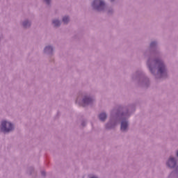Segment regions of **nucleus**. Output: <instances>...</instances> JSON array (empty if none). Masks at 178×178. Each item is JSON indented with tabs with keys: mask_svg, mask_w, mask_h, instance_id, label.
<instances>
[{
	"mask_svg": "<svg viewBox=\"0 0 178 178\" xmlns=\"http://www.w3.org/2000/svg\"><path fill=\"white\" fill-rule=\"evenodd\" d=\"M12 130H13V124H12V123L7 121L2 122L1 131L3 133H9V131H12Z\"/></svg>",
	"mask_w": 178,
	"mask_h": 178,
	"instance_id": "nucleus-1",
	"label": "nucleus"
},
{
	"mask_svg": "<svg viewBox=\"0 0 178 178\" xmlns=\"http://www.w3.org/2000/svg\"><path fill=\"white\" fill-rule=\"evenodd\" d=\"M92 6L96 10H102L105 8V3L102 0H94Z\"/></svg>",
	"mask_w": 178,
	"mask_h": 178,
	"instance_id": "nucleus-2",
	"label": "nucleus"
},
{
	"mask_svg": "<svg viewBox=\"0 0 178 178\" xmlns=\"http://www.w3.org/2000/svg\"><path fill=\"white\" fill-rule=\"evenodd\" d=\"M156 64L159 65V74H161V76H164L166 74V69L165 68V65H163L162 60H156Z\"/></svg>",
	"mask_w": 178,
	"mask_h": 178,
	"instance_id": "nucleus-3",
	"label": "nucleus"
},
{
	"mask_svg": "<svg viewBox=\"0 0 178 178\" xmlns=\"http://www.w3.org/2000/svg\"><path fill=\"white\" fill-rule=\"evenodd\" d=\"M167 165L168 168H176V160L173 157H170L168 161L167 162Z\"/></svg>",
	"mask_w": 178,
	"mask_h": 178,
	"instance_id": "nucleus-4",
	"label": "nucleus"
},
{
	"mask_svg": "<svg viewBox=\"0 0 178 178\" xmlns=\"http://www.w3.org/2000/svg\"><path fill=\"white\" fill-rule=\"evenodd\" d=\"M83 106H86V105H90L92 102V99L90 97H85L83 100Z\"/></svg>",
	"mask_w": 178,
	"mask_h": 178,
	"instance_id": "nucleus-5",
	"label": "nucleus"
},
{
	"mask_svg": "<svg viewBox=\"0 0 178 178\" xmlns=\"http://www.w3.org/2000/svg\"><path fill=\"white\" fill-rule=\"evenodd\" d=\"M129 126V124L127 123V121H122L121 122V130L122 131H126L127 130V127Z\"/></svg>",
	"mask_w": 178,
	"mask_h": 178,
	"instance_id": "nucleus-6",
	"label": "nucleus"
},
{
	"mask_svg": "<svg viewBox=\"0 0 178 178\" xmlns=\"http://www.w3.org/2000/svg\"><path fill=\"white\" fill-rule=\"evenodd\" d=\"M99 118L100 120L104 122V120H105V119H106V114L105 113H102L99 115Z\"/></svg>",
	"mask_w": 178,
	"mask_h": 178,
	"instance_id": "nucleus-7",
	"label": "nucleus"
},
{
	"mask_svg": "<svg viewBox=\"0 0 178 178\" xmlns=\"http://www.w3.org/2000/svg\"><path fill=\"white\" fill-rule=\"evenodd\" d=\"M53 24H54L55 27H59L60 26V22L59 20H54Z\"/></svg>",
	"mask_w": 178,
	"mask_h": 178,
	"instance_id": "nucleus-8",
	"label": "nucleus"
},
{
	"mask_svg": "<svg viewBox=\"0 0 178 178\" xmlns=\"http://www.w3.org/2000/svg\"><path fill=\"white\" fill-rule=\"evenodd\" d=\"M53 49L52 47L48 46L44 48V52H52Z\"/></svg>",
	"mask_w": 178,
	"mask_h": 178,
	"instance_id": "nucleus-9",
	"label": "nucleus"
},
{
	"mask_svg": "<svg viewBox=\"0 0 178 178\" xmlns=\"http://www.w3.org/2000/svg\"><path fill=\"white\" fill-rule=\"evenodd\" d=\"M31 24L30 22H29V21H25V22L23 23L24 27H30Z\"/></svg>",
	"mask_w": 178,
	"mask_h": 178,
	"instance_id": "nucleus-10",
	"label": "nucleus"
},
{
	"mask_svg": "<svg viewBox=\"0 0 178 178\" xmlns=\"http://www.w3.org/2000/svg\"><path fill=\"white\" fill-rule=\"evenodd\" d=\"M69 17H64L63 18V23H65V24H67V23H69Z\"/></svg>",
	"mask_w": 178,
	"mask_h": 178,
	"instance_id": "nucleus-11",
	"label": "nucleus"
},
{
	"mask_svg": "<svg viewBox=\"0 0 178 178\" xmlns=\"http://www.w3.org/2000/svg\"><path fill=\"white\" fill-rule=\"evenodd\" d=\"M154 45H156V42H152L150 44V47H154Z\"/></svg>",
	"mask_w": 178,
	"mask_h": 178,
	"instance_id": "nucleus-12",
	"label": "nucleus"
},
{
	"mask_svg": "<svg viewBox=\"0 0 178 178\" xmlns=\"http://www.w3.org/2000/svg\"><path fill=\"white\" fill-rule=\"evenodd\" d=\"M44 2H46V3L49 4V2H51V0H44Z\"/></svg>",
	"mask_w": 178,
	"mask_h": 178,
	"instance_id": "nucleus-13",
	"label": "nucleus"
},
{
	"mask_svg": "<svg viewBox=\"0 0 178 178\" xmlns=\"http://www.w3.org/2000/svg\"><path fill=\"white\" fill-rule=\"evenodd\" d=\"M149 69L150 72H152V68H151V67H149Z\"/></svg>",
	"mask_w": 178,
	"mask_h": 178,
	"instance_id": "nucleus-14",
	"label": "nucleus"
},
{
	"mask_svg": "<svg viewBox=\"0 0 178 178\" xmlns=\"http://www.w3.org/2000/svg\"><path fill=\"white\" fill-rule=\"evenodd\" d=\"M111 1H113V0H111Z\"/></svg>",
	"mask_w": 178,
	"mask_h": 178,
	"instance_id": "nucleus-15",
	"label": "nucleus"
}]
</instances>
